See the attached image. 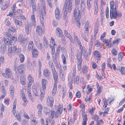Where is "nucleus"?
<instances>
[{"mask_svg":"<svg viewBox=\"0 0 125 125\" xmlns=\"http://www.w3.org/2000/svg\"><path fill=\"white\" fill-rule=\"evenodd\" d=\"M34 44L32 41H30L29 43L28 48L27 49L28 51H30L33 49Z\"/></svg>","mask_w":125,"mask_h":125,"instance_id":"ddd939ff","label":"nucleus"},{"mask_svg":"<svg viewBox=\"0 0 125 125\" xmlns=\"http://www.w3.org/2000/svg\"><path fill=\"white\" fill-rule=\"evenodd\" d=\"M43 75L48 79L49 78L50 75L49 71L47 69H45L43 72Z\"/></svg>","mask_w":125,"mask_h":125,"instance_id":"2eb2a0df","label":"nucleus"},{"mask_svg":"<svg viewBox=\"0 0 125 125\" xmlns=\"http://www.w3.org/2000/svg\"><path fill=\"white\" fill-rule=\"evenodd\" d=\"M84 58L87 60H89V58L88 57L89 55L88 53H87V52L83 54Z\"/></svg>","mask_w":125,"mask_h":125,"instance_id":"4d7b16f0","label":"nucleus"},{"mask_svg":"<svg viewBox=\"0 0 125 125\" xmlns=\"http://www.w3.org/2000/svg\"><path fill=\"white\" fill-rule=\"evenodd\" d=\"M21 93L22 94V99L23 101L27 100V99H26L25 97L24 93L23 91V90H21Z\"/></svg>","mask_w":125,"mask_h":125,"instance_id":"6e6d98bb","label":"nucleus"},{"mask_svg":"<svg viewBox=\"0 0 125 125\" xmlns=\"http://www.w3.org/2000/svg\"><path fill=\"white\" fill-rule=\"evenodd\" d=\"M120 72L122 74H123L125 73V67H121Z\"/></svg>","mask_w":125,"mask_h":125,"instance_id":"bf43d9fd","label":"nucleus"},{"mask_svg":"<svg viewBox=\"0 0 125 125\" xmlns=\"http://www.w3.org/2000/svg\"><path fill=\"white\" fill-rule=\"evenodd\" d=\"M123 53L121 52H120L118 54V60L119 61H122V59L123 57Z\"/></svg>","mask_w":125,"mask_h":125,"instance_id":"de8ad7c7","label":"nucleus"},{"mask_svg":"<svg viewBox=\"0 0 125 125\" xmlns=\"http://www.w3.org/2000/svg\"><path fill=\"white\" fill-rule=\"evenodd\" d=\"M18 65L17 60H15L13 67L15 72V73H17L18 71L19 73L21 74V75L22 74H24L25 70V68L24 66V65L21 64L19 65L18 67Z\"/></svg>","mask_w":125,"mask_h":125,"instance_id":"f03ea898","label":"nucleus"},{"mask_svg":"<svg viewBox=\"0 0 125 125\" xmlns=\"http://www.w3.org/2000/svg\"><path fill=\"white\" fill-rule=\"evenodd\" d=\"M95 10L94 11V14L95 15L96 14L98 11V5L97 2L95 3Z\"/></svg>","mask_w":125,"mask_h":125,"instance_id":"ea45409f","label":"nucleus"},{"mask_svg":"<svg viewBox=\"0 0 125 125\" xmlns=\"http://www.w3.org/2000/svg\"><path fill=\"white\" fill-rule=\"evenodd\" d=\"M55 109H57V112H58L59 114H60L62 112V107L59 108L57 106H55Z\"/></svg>","mask_w":125,"mask_h":125,"instance_id":"58836bf2","label":"nucleus"},{"mask_svg":"<svg viewBox=\"0 0 125 125\" xmlns=\"http://www.w3.org/2000/svg\"><path fill=\"white\" fill-rule=\"evenodd\" d=\"M47 102L49 103V105L50 106L52 107L54 102V99L52 96H48L47 98Z\"/></svg>","mask_w":125,"mask_h":125,"instance_id":"1a4fd4ad","label":"nucleus"},{"mask_svg":"<svg viewBox=\"0 0 125 125\" xmlns=\"http://www.w3.org/2000/svg\"><path fill=\"white\" fill-rule=\"evenodd\" d=\"M66 94V90L65 89H63L62 91V98H64Z\"/></svg>","mask_w":125,"mask_h":125,"instance_id":"338daca9","label":"nucleus"},{"mask_svg":"<svg viewBox=\"0 0 125 125\" xmlns=\"http://www.w3.org/2000/svg\"><path fill=\"white\" fill-rule=\"evenodd\" d=\"M59 52H56V53L55 54H53L52 55L53 60L54 62H57L56 58H58V56L59 55Z\"/></svg>","mask_w":125,"mask_h":125,"instance_id":"aec40b11","label":"nucleus"},{"mask_svg":"<svg viewBox=\"0 0 125 125\" xmlns=\"http://www.w3.org/2000/svg\"><path fill=\"white\" fill-rule=\"evenodd\" d=\"M103 101L104 103V105L103 106V107H104V108H105L108 105L107 103L108 101L105 98H104L103 99Z\"/></svg>","mask_w":125,"mask_h":125,"instance_id":"a18cd8bd","label":"nucleus"},{"mask_svg":"<svg viewBox=\"0 0 125 125\" xmlns=\"http://www.w3.org/2000/svg\"><path fill=\"white\" fill-rule=\"evenodd\" d=\"M94 54V57L98 59H100L102 57L101 54L98 51H95Z\"/></svg>","mask_w":125,"mask_h":125,"instance_id":"9b49d317","label":"nucleus"},{"mask_svg":"<svg viewBox=\"0 0 125 125\" xmlns=\"http://www.w3.org/2000/svg\"><path fill=\"white\" fill-rule=\"evenodd\" d=\"M37 108L38 110V113L39 115L40 114H41L42 112L43 109V107L41 104H38L37 106Z\"/></svg>","mask_w":125,"mask_h":125,"instance_id":"412c9836","label":"nucleus"},{"mask_svg":"<svg viewBox=\"0 0 125 125\" xmlns=\"http://www.w3.org/2000/svg\"><path fill=\"white\" fill-rule=\"evenodd\" d=\"M73 0H68L65 1L63 6L64 11H68L69 12H71L73 7Z\"/></svg>","mask_w":125,"mask_h":125,"instance_id":"7ed1b4c3","label":"nucleus"},{"mask_svg":"<svg viewBox=\"0 0 125 125\" xmlns=\"http://www.w3.org/2000/svg\"><path fill=\"white\" fill-rule=\"evenodd\" d=\"M35 17V16L34 14L31 15V20L32 22V23L34 26H35L36 25Z\"/></svg>","mask_w":125,"mask_h":125,"instance_id":"393cba45","label":"nucleus"},{"mask_svg":"<svg viewBox=\"0 0 125 125\" xmlns=\"http://www.w3.org/2000/svg\"><path fill=\"white\" fill-rule=\"evenodd\" d=\"M25 29L26 34L28 35L31 33V28L28 22H26L25 23Z\"/></svg>","mask_w":125,"mask_h":125,"instance_id":"423d86ee","label":"nucleus"},{"mask_svg":"<svg viewBox=\"0 0 125 125\" xmlns=\"http://www.w3.org/2000/svg\"><path fill=\"white\" fill-rule=\"evenodd\" d=\"M105 62H103L101 65L102 71L103 72H104V71L105 69Z\"/></svg>","mask_w":125,"mask_h":125,"instance_id":"0e129e2a","label":"nucleus"},{"mask_svg":"<svg viewBox=\"0 0 125 125\" xmlns=\"http://www.w3.org/2000/svg\"><path fill=\"white\" fill-rule=\"evenodd\" d=\"M56 35L59 37L62 36V33L61 30L59 28H57L55 31Z\"/></svg>","mask_w":125,"mask_h":125,"instance_id":"f8f14e48","label":"nucleus"},{"mask_svg":"<svg viewBox=\"0 0 125 125\" xmlns=\"http://www.w3.org/2000/svg\"><path fill=\"white\" fill-rule=\"evenodd\" d=\"M57 83H54L53 88L52 90V95H54L55 94L57 88Z\"/></svg>","mask_w":125,"mask_h":125,"instance_id":"c756f323","label":"nucleus"},{"mask_svg":"<svg viewBox=\"0 0 125 125\" xmlns=\"http://www.w3.org/2000/svg\"><path fill=\"white\" fill-rule=\"evenodd\" d=\"M53 75V78L54 81V83H58V76L57 73L56 71H55L52 72Z\"/></svg>","mask_w":125,"mask_h":125,"instance_id":"a211bd4d","label":"nucleus"},{"mask_svg":"<svg viewBox=\"0 0 125 125\" xmlns=\"http://www.w3.org/2000/svg\"><path fill=\"white\" fill-rule=\"evenodd\" d=\"M109 9L108 7H107L105 10V15L107 19L109 17Z\"/></svg>","mask_w":125,"mask_h":125,"instance_id":"13d9d810","label":"nucleus"},{"mask_svg":"<svg viewBox=\"0 0 125 125\" xmlns=\"http://www.w3.org/2000/svg\"><path fill=\"white\" fill-rule=\"evenodd\" d=\"M60 72V76L62 80L63 81H64L65 80V79L64 75V73L63 70H61L59 71Z\"/></svg>","mask_w":125,"mask_h":125,"instance_id":"cd10ccee","label":"nucleus"},{"mask_svg":"<svg viewBox=\"0 0 125 125\" xmlns=\"http://www.w3.org/2000/svg\"><path fill=\"white\" fill-rule=\"evenodd\" d=\"M111 52L113 55L114 56L117 55V51L115 49H113L111 51Z\"/></svg>","mask_w":125,"mask_h":125,"instance_id":"052dcab7","label":"nucleus"},{"mask_svg":"<svg viewBox=\"0 0 125 125\" xmlns=\"http://www.w3.org/2000/svg\"><path fill=\"white\" fill-rule=\"evenodd\" d=\"M40 20L42 25L43 26L44 25V19L43 17V15L42 14L40 15Z\"/></svg>","mask_w":125,"mask_h":125,"instance_id":"a19ab883","label":"nucleus"},{"mask_svg":"<svg viewBox=\"0 0 125 125\" xmlns=\"http://www.w3.org/2000/svg\"><path fill=\"white\" fill-rule=\"evenodd\" d=\"M6 51V47L3 44L1 45V47L0 52L2 54H4Z\"/></svg>","mask_w":125,"mask_h":125,"instance_id":"6ab92c4d","label":"nucleus"},{"mask_svg":"<svg viewBox=\"0 0 125 125\" xmlns=\"http://www.w3.org/2000/svg\"><path fill=\"white\" fill-rule=\"evenodd\" d=\"M32 56L34 57H37L38 56L39 53L36 49H33L32 50Z\"/></svg>","mask_w":125,"mask_h":125,"instance_id":"dca6fc26","label":"nucleus"},{"mask_svg":"<svg viewBox=\"0 0 125 125\" xmlns=\"http://www.w3.org/2000/svg\"><path fill=\"white\" fill-rule=\"evenodd\" d=\"M79 48L81 50L80 52H81L82 54V53H83V54L84 53L86 52H87V50L86 49L84 48H83V47H82V45L81 46H80Z\"/></svg>","mask_w":125,"mask_h":125,"instance_id":"e433bc0d","label":"nucleus"},{"mask_svg":"<svg viewBox=\"0 0 125 125\" xmlns=\"http://www.w3.org/2000/svg\"><path fill=\"white\" fill-rule=\"evenodd\" d=\"M92 66L93 68L94 69H95L97 67V65L94 62L91 63Z\"/></svg>","mask_w":125,"mask_h":125,"instance_id":"774afa93","label":"nucleus"},{"mask_svg":"<svg viewBox=\"0 0 125 125\" xmlns=\"http://www.w3.org/2000/svg\"><path fill=\"white\" fill-rule=\"evenodd\" d=\"M59 10L58 9H56L55 11V17L56 19L58 20L60 17Z\"/></svg>","mask_w":125,"mask_h":125,"instance_id":"f3484780","label":"nucleus"},{"mask_svg":"<svg viewBox=\"0 0 125 125\" xmlns=\"http://www.w3.org/2000/svg\"><path fill=\"white\" fill-rule=\"evenodd\" d=\"M85 31L84 33L88 34L89 32V23L88 22L85 23Z\"/></svg>","mask_w":125,"mask_h":125,"instance_id":"c85d7f7f","label":"nucleus"},{"mask_svg":"<svg viewBox=\"0 0 125 125\" xmlns=\"http://www.w3.org/2000/svg\"><path fill=\"white\" fill-rule=\"evenodd\" d=\"M76 70H73V72L72 74V82H74V79L75 78V75L76 74Z\"/></svg>","mask_w":125,"mask_h":125,"instance_id":"49530a36","label":"nucleus"},{"mask_svg":"<svg viewBox=\"0 0 125 125\" xmlns=\"http://www.w3.org/2000/svg\"><path fill=\"white\" fill-rule=\"evenodd\" d=\"M82 54L81 52H80L79 51H78L77 52V55H76L77 60L82 59Z\"/></svg>","mask_w":125,"mask_h":125,"instance_id":"c03bdc74","label":"nucleus"},{"mask_svg":"<svg viewBox=\"0 0 125 125\" xmlns=\"http://www.w3.org/2000/svg\"><path fill=\"white\" fill-rule=\"evenodd\" d=\"M98 29L97 28H95L94 30V36L93 35H91V40H94V39L95 40L96 39L95 37L96 34L98 32Z\"/></svg>","mask_w":125,"mask_h":125,"instance_id":"bb28decb","label":"nucleus"},{"mask_svg":"<svg viewBox=\"0 0 125 125\" xmlns=\"http://www.w3.org/2000/svg\"><path fill=\"white\" fill-rule=\"evenodd\" d=\"M12 49L11 45L9 46L8 49V56L10 57H11L12 55Z\"/></svg>","mask_w":125,"mask_h":125,"instance_id":"a878e982","label":"nucleus"},{"mask_svg":"<svg viewBox=\"0 0 125 125\" xmlns=\"http://www.w3.org/2000/svg\"><path fill=\"white\" fill-rule=\"evenodd\" d=\"M110 17L111 19L113 18L116 19L117 18L121 17L122 14L120 13H117L116 9L118 7L117 4L115 5V9H114V2L113 1L110 2Z\"/></svg>","mask_w":125,"mask_h":125,"instance_id":"f257e3e1","label":"nucleus"},{"mask_svg":"<svg viewBox=\"0 0 125 125\" xmlns=\"http://www.w3.org/2000/svg\"><path fill=\"white\" fill-rule=\"evenodd\" d=\"M36 44L39 49L42 50V43H38L37 44L36 43Z\"/></svg>","mask_w":125,"mask_h":125,"instance_id":"680f3d73","label":"nucleus"},{"mask_svg":"<svg viewBox=\"0 0 125 125\" xmlns=\"http://www.w3.org/2000/svg\"><path fill=\"white\" fill-rule=\"evenodd\" d=\"M97 87L98 88V91H97V93H100L102 91V86H99L98 83L96 84Z\"/></svg>","mask_w":125,"mask_h":125,"instance_id":"09e8293b","label":"nucleus"},{"mask_svg":"<svg viewBox=\"0 0 125 125\" xmlns=\"http://www.w3.org/2000/svg\"><path fill=\"white\" fill-rule=\"evenodd\" d=\"M49 64L50 67L51 69L52 72L56 71L54 64L52 63H49Z\"/></svg>","mask_w":125,"mask_h":125,"instance_id":"72a5a7b5","label":"nucleus"},{"mask_svg":"<svg viewBox=\"0 0 125 125\" xmlns=\"http://www.w3.org/2000/svg\"><path fill=\"white\" fill-rule=\"evenodd\" d=\"M68 57L67 52H62L61 55V58L62 59V62L63 64H64L66 63V58Z\"/></svg>","mask_w":125,"mask_h":125,"instance_id":"0eeeda50","label":"nucleus"},{"mask_svg":"<svg viewBox=\"0 0 125 125\" xmlns=\"http://www.w3.org/2000/svg\"><path fill=\"white\" fill-rule=\"evenodd\" d=\"M19 58L21 62V63L23 62L25 59V57L24 55L21 54H20L19 55Z\"/></svg>","mask_w":125,"mask_h":125,"instance_id":"473e14b6","label":"nucleus"},{"mask_svg":"<svg viewBox=\"0 0 125 125\" xmlns=\"http://www.w3.org/2000/svg\"><path fill=\"white\" fill-rule=\"evenodd\" d=\"M33 38L34 40L35 41V44L38 43L39 42V40L38 37L35 36H33Z\"/></svg>","mask_w":125,"mask_h":125,"instance_id":"e2e57ef3","label":"nucleus"},{"mask_svg":"<svg viewBox=\"0 0 125 125\" xmlns=\"http://www.w3.org/2000/svg\"><path fill=\"white\" fill-rule=\"evenodd\" d=\"M29 83L28 84V87H30L33 82L34 79L30 75H29L28 77Z\"/></svg>","mask_w":125,"mask_h":125,"instance_id":"9d476101","label":"nucleus"},{"mask_svg":"<svg viewBox=\"0 0 125 125\" xmlns=\"http://www.w3.org/2000/svg\"><path fill=\"white\" fill-rule=\"evenodd\" d=\"M81 3L80 5V8L81 10H83L85 8V5L83 0H81Z\"/></svg>","mask_w":125,"mask_h":125,"instance_id":"37998d69","label":"nucleus"},{"mask_svg":"<svg viewBox=\"0 0 125 125\" xmlns=\"http://www.w3.org/2000/svg\"><path fill=\"white\" fill-rule=\"evenodd\" d=\"M68 11H64V16H63V19L64 20H66V21L67 18V13Z\"/></svg>","mask_w":125,"mask_h":125,"instance_id":"69168bd1","label":"nucleus"},{"mask_svg":"<svg viewBox=\"0 0 125 125\" xmlns=\"http://www.w3.org/2000/svg\"><path fill=\"white\" fill-rule=\"evenodd\" d=\"M74 15L75 19H80L81 16L79 8L78 7H75L74 12Z\"/></svg>","mask_w":125,"mask_h":125,"instance_id":"20e7f679","label":"nucleus"},{"mask_svg":"<svg viewBox=\"0 0 125 125\" xmlns=\"http://www.w3.org/2000/svg\"><path fill=\"white\" fill-rule=\"evenodd\" d=\"M36 31L37 33L39 35L43 34L44 33V30H42L41 27L39 26H38L36 28Z\"/></svg>","mask_w":125,"mask_h":125,"instance_id":"4468645a","label":"nucleus"},{"mask_svg":"<svg viewBox=\"0 0 125 125\" xmlns=\"http://www.w3.org/2000/svg\"><path fill=\"white\" fill-rule=\"evenodd\" d=\"M5 72V73H2V75L5 78H10L12 76L11 71L9 68H6V69Z\"/></svg>","mask_w":125,"mask_h":125,"instance_id":"39448f33","label":"nucleus"},{"mask_svg":"<svg viewBox=\"0 0 125 125\" xmlns=\"http://www.w3.org/2000/svg\"><path fill=\"white\" fill-rule=\"evenodd\" d=\"M10 94L12 95H13L14 91V87L12 85H11L10 86Z\"/></svg>","mask_w":125,"mask_h":125,"instance_id":"3c124183","label":"nucleus"},{"mask_svg":"<svg viewBox=\"0 0 125 125\" xmlns=\"http://www.w3.org/2000/svg\"><path fill=\"white\" fill-rule=\"evenodd\" d=\"M40 91L41 94L40 95V98L41 101H42L44 97V94L45 93L44 90L41 89L40 90Z\"/></svg>","mask_w":125,"mask_h":125,"instance_id":"79ce46f5","label":"nucleus"},{"mask_svg":"<svg viewBox=\"0 0 125 125\" xmlns=\"http://www.w3.org/2000/svg\"><path fill=\"white\" fill-rule=\"evenodd\" d=\"M57 62H55V66L56 67L58 68L59 69V71L62 70V68L60 63H57Z\"/></svg>","mask_w":125,"mask_h":125,"instance_id":"603ef678","label":"nucleus"},{"mask_svg":"<svg viewBox=\"0 0 125 125\" xmlns=\"http://www.w3.org/2000/svg\"><path fill=\"white\" fill-rule=\"evenodd\" d=\"M14 21L16 24L19 26L22 27V22L21 21L15 20H14Z\"/></svg>","mask_w":125,"mask_h":125,"instance_id":"c9c22d12","label":"nucleus"},{"mask_svg":"<svg viewBox=\"0 0 125 125\" xmlns=\"http://www.w3.org/2000/svg\"><path fill=\"white\" fill-rule=\"evenodd\" d=\"M65 35L67 37V38H69V39L70 40V41L72 42H73V39L72 37L71 36V35L70 34L68 33L66 34H65Z\"/></svg>","mask_w":125,"mask_h":125,"instance_id":"864d4df0","label":"nucleus"},{"mask_svg":"<svg viewBox=\"0 0 125 125\" xmlns=\"http://www.w3.org/2000/svg\"><path fill=\"white\" fill-rule=\"evenodd\" d=\"M87 36L88 34H81V36L82 37L83 39L87 42H88L87 38Z\"/></svg>","mask_w":125,"mask_h":125,"instance_id":"8fccbe9b","label":"nucleus"},{"mask_svg":"<svg viewBox=\"0 0 125 125\" xmlns=\"http://www.w3.org/2000/svg\"><path fill=\"white\" fill-rule=\"evenodd\" d=\"M15 117L20 122L21 121V119L19 113L16 114V115L15 116Z\"/></svg>","mask_w":125,"mask_h":125,"instance_id":"5fc2aeb1","label":"nucleus"},{"mask_svg":"<svg viewBox=\"0 0 125 125\" xmlns=\"http://www.w3.org/2000/svg\"><path fill=\"white\" fill-rule=\"evenodd\" d=\"M8 3L6 2L5 3L2 4L1 7V9L2 10H4L6 9L9 6Z\"/></svg>","mask_w":125,"mask_h":125,"instance_id":"b1692460","label":"nucleus"},{"mask_svg":"<svg viewBox=\"0 0 125 125\" xmlns=\"http://www.w3.org/2000/svg\"><path fill=\"white\" fill-rule=\"evenodd\" d=\"M88 67L87 66L84 65L83 66L82 70L83 74H86L87 72Z\"/></svg>","mask_w":125,"mask_h":125,"instance_id":"f704fd0d","label":"nucleus"},{"mask_svg":"<svg viewBox=\"0 0 125 125\" xmlns=\"http://www.w3.org/2000/svg\"><path fill=\"white\" fill-rule=\"evenodd\" d=\"M26 38H24L22 34H20L18 37V41L20 42L23 41Z\"/></svg>","mask_w":125,"mask_h":125,"instance_id":"4c0bfd02","label":"nucleus"},{"mask_svg":"<svg viewBox=\"0 0 125 125\" xmlns=\"http://www.w3.org/2000/svg\"><path fill=\"white\" fill-rule=\"evenodd\" d=\"M28 38H26L23 41L21 42V44L24 46H26L27 44L28 41Z\"/></svg>","mask_w":125,"mask_h":125,"instance_id":"2f4dec72","label":"nucleus"},{"mask_svg":"<svg viewBox=\"0 0 125 125\" xmlns=\"http://www.w3.org/2000/svg\"><path fill=\"white\" fill-rule=\"evenodd\" d=\"M20 82L23 85L25 84L26 83V78L25 75L23 74L21 75L20 77Z\"/></svg>","mask_w":125,"mask_h":125,"instance_id":"6e6552de","label":"nucleus"},{"mask_svg":"<svg viewBox=\"0 0 125 125\" xmlns=\"http://www.w3.org/2000/svg\"><path fill=\"white\" fill-rule=\"evenodd\" d=\"M43 43L44 46L46 48H47L48 47V41L45 37H44L43 38Z\"/></svg>","mask_w":125,"mask_h":125,"instance_id":"7c9ffc66","label":"nucleus"},{"mask_svg":"<svg viewBox=\"0 0 125 125\" xmlns=\"http://www.w3.org/2000/svg\"><path fill=\"white\" fill-rule=\"evenodd\" d=\"M42 87L43 88L42 89H46V84L47 82V81L45 79H42Z\"/></svg>","mask_w":125,"mask_h":125,"instance_id":"5701e85b","label":"nucleus"},{"mask_svg":"<svg viewBox=\"0 0 125 125\" xmlns=\"http://www.w3.org/2000/svg\"><path fill=\"white\" fill-rule=\"evenodd\" d=\"M11 37L10 38V40L9 42V43L10 45L13 44V43H14L17 40V37L14 36H11Z\"/></svg>","mask_w":125,"mask_h":125,"instance_id":"4be33fe9","label":"nucleus"}]
</instances>
